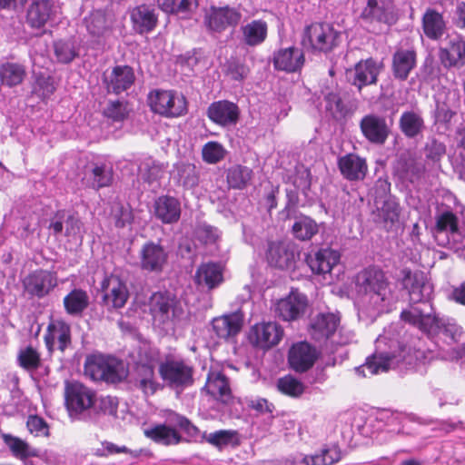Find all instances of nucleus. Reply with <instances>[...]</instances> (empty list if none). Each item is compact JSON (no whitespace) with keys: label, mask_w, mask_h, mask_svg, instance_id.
Masks as SVG:
<instances>
[{"label":"nucleus","mask_w":465,"mask_h":465,"mask_svg":"<svg viewBox=\"0 0 465 465\" xmlns=\"http://www.w3.org/2000/svg\"><path fill=\"white\" fill-rule=\"evenodd\" d=\"M252 171L245 166L235 165L227 172V182L234 189L244 188L252 178Z\"/></svg>","instance_id":"603ef678"},{"label":"nucleus","mask_w":465,"mask_h":465,"mask_svg":"<svg viewBox=\"0 0 465 465\" xmlns=\"http://www.w3.org/2000/svg\"><path fill=\"white\" fill-rule=\"evenodd\" d=\"M45 341L49 351H53L55 346L64 351L71 342L69 324L60 320L51 322L45 334Z\"/></svg>","instance_id":"c85d7f7f"},{"label":"nucleus","mask_w":465,"mask_h":465,"mask_svg":"<svg viewBox=\"0 0 465 465\" xmlns=\"http://www.w3.org/2000/svg\"><path fill=\"white\" fill-rule=\"evenodd\" d=\"M210 444L223 448L232 443H237V432L231 430H221L204 436Z\"/></svg>","instance_id":"13d9d810"},{"label":"nucleus","mask_w":465,"mask_h":465,"mask_svg":"<svg viewBox=\"0 0 465 465\" xmlns=\"http://www.w3.org/2000/svg\"><path fill=\"white\" fill-rule=\"evenodd\" d=\"M153 323L159 327H168L180 316L175 297L167 292H154L148 302Z\"/></svg>","instance_id":"9d476101"},{"label":"nucleus","mask_w":465,"mask_h":465,"mask_svg":"<svg viewBox=\"0 0 465 465\" xmlns=\"http://www.w3.org/2000/svg\"><path fill=\"white\" fill-rule=\"evenodd\" d=\"M398 347V341L388 340L384 335H380L376 340V351L368 358L366 363L356 369V372L366 377L368 374L374 375L381 371H387L394 368L402 360L401 354L393 350Z\"/></svg>","instance_id":"7ed1b4c3"},{"label":"nucleus","mask_w":465,"mask_h":465,"mask_svg":"<svg viewBox=\"0 0 465 465\" xmlns=\"http://www.w3.org/2000/svg\"><path fill=\"white\" fill-rule=\"evenodd\" d=\"M308 307L306 296L297 291L279 300L275 304V313L283 321H296L302 317Z\"/></svg>","instance_id":"4468645a"},{"label":"nucleus","mask_w":465,"mask_h":465,"mask_svg":"<svg viewBox=\"0 0 465 465\" xmlns=\"http://www.w3.org/2000/svg\"><path fill=\"white\" fill-rule=\"evenodd\" d=\"M203 158L208 163H216L224 157L225 150L217 142H209L203 148Z\"/></svg>","instance_id":"680f3d73"},{"label":"nucleus","mask_w":465,"mask_h":465,"mask_svg":"<svg viewBox=\"0 0 465 465\" xmlns=\"http://www.w3.org/2000/svg\"><path fill=\"white\" fill-rule=\"evenodd\" d=\"M381 67V63L371 58L360 61L351 72L353 74L352 84L360 90L365 85L375 84Z\"/></svg>","instance_id":"7c9ffc66"},{"label":"nucleus","mask_w":465,"mask_h":465,"mask_svg":"<svg viewBox=\"0 0 465 465\" xmlns=\"http://www.w3.org/2000/svg\"><path fill=\"white\" fill-rule=\"evenodd\" d=\"M130 16L134 30L139 34L153 31L158 21L154 9L146 5H141L134 8Z\"/></svg>","instance_id":"72a5a7b5"},{"label":"nucleus","mask_w":465,"mask_h":465,"mask_svg":"<svg viewBox=\"0 0 465 465\" xmlns=\"http://www.w3.org/2000/svg\"><path fill=\"white\" fill-rule=\"evenodd\" d=\"M20 365L26 370H35L39 366L40 355L36 350L28 346L21 350L18 355Z\"/></svg>","instance_id":"e2e57ef3"},{"label":"nucleus","mask_w":465,"mask_h":465,"mask_svg":"<svg viewBox=\"0 0 465 465\" xmlns=\"http://www.w3.org/2000/svg\"><path fill=\"white\" fill-rule=\"evenodd\" d=\"M376 217V222L382 223L386 229L391 228L399 221V203L395 199L389 197L381 207H377Z\"/></svg>","instance_id":"a19ab883"},{"label":"nucleus","mask_w":465,"mask_h":465,"mask_svg":"<svg viewBox=\"0 0 465 465\" xmlns=\"http://www.w3.org/2000/svg\"><path fill=\"white\" fill-rule=\"evenodd\" d=\"M305 62L303 52L295 46L281 48L273 54L275 69L287 73L300 71Z\"/></svg>","instance_id":"5701e85b"},{"label":"nucleus","mask_w":465,"mask_h":465,"mask_svg":"<svg viewBox=\"0 0 465 465\" xmlns=\"http://www.w3.org/2000/svg\"><path fill=\"white\" fill-rule=\"evenodd\" d=\"M176 178L185 189H193L199 183V173L195 165L192 163L177 164Z\"/></svg>","instance_id":"8fccbe9b"},{"label":"nucleus","mask_w":465,"mask_h":465,"mask_svg":"<svg viewBox=\"0 0 465 465\" xmlns=\"http://www.w3.org/2000/svg\"><path fill=\"white\" fill-rule=\"evenodd\" d=\"M135 75L132 67L117 65L103 74V84L109 93L119 94L128 90L134 83Z\"/></svg>","instance_id":"a211bd4d"},{"label":"nucleus","mask_w":465,"mask_h":465,"mask_svg":"<svg viewBox=\"0 0 465 465\" xmlns=\"http://www.w3.org/2000/svg\"><path fill=\"white\" fill-rule=\"evenodd\" d=\"M242 19L239 9L231 6H211L204 15V25L213 32H223L227 27L236 26Z\"/></svg>","instance_id":"ddd939ff"},{"label":"nucleus","mask_w":465,"mask_h":465,"mask_svg":"<svg viewBox=\"0 0 465 465\" xmlns=\"http://www.w3.org/2000/svg\"><path fill=\"white\" fill-rule=\"evenodd\" d=\"M340 33L329 24H312L304 30L302 44L304 48L329 52L338 45Z\"/></svg>","instance_id":"423d86ee"},{"label":"nucleus","mask_w":465,"mask_h":465,"mask_svg":"<svg viewBox=\"0 0 465 465\" xmlns=\"http://www.w3.org/2000/svg\"><path fill=\"white\" fill-rule=\"evenodd\" d=\"M54 54L63 64L71 63L78 54L75 44L72 40H59L54 43Z\"/></svg>","instance_id":"5fc2aeb1"},{"label":"nucleus","mask_w":465,"mask_h":465,"mask_svg":"<svg viewBox=\"0 0 465 465\" xmlns=\"http://www.w3.org/2000/svg\"><path fill=\"white\" fill-rule=\"evenodd\" d=\"M88 33L94 37H100L109 29V23L105 13L101 10L92 12L84 18Z\"/></svg>","instance_id":"09e8293b"},{"label":"nucleus","mask_w":465,"mask_h":465,"mask_svg":"<svg viewBox=\"0 0 465 465\" xmlns=\"http://www.w3.org/2000/svg\"><path fill=\"white\" fill-rule=\"evenodd\" d=\"M144 434L149 439L163 445L178 444L182 440V436L178 431L165 424L155 425L144 430Z\"/></svg>","instance_id":"ea45409f"},{"label":"nucleus","mask_w":465,"mask_h":465,"mask_svg":"<svg viewBox=\"0 0 465 465\" xmlns=\"http://www.w3.org/2000/svg\"><path fill=\"white\" fill-rule=\"evenodd\" d=\"M166 420L171 425H175L183 430L188 436L195 438L199 434V430L186 417L174 411H169Z\"/></svg>","instance_id":"052dcab7"},{"label":"nucleus","mask_w":465,"mask_h":465,"mask_svg":"<svg viewBox=\"0 0 465 465\" xmlns=\"http://www.w3.org/2000/svg\"><path fill=\"white\" fill-rule=\"evenodd\" d=\"M363 136L371 143L383 144L390 134L386 119L382 116L370 114L360 122Z\"/></svg>","instance_id":"412c9836"},{"label":"nucleus","mask_w":465,"mask_h":465,"mask_svg":"<svg viewBox=\"0 0 465 465\" xmlns=\"http://www.w3.org/2000/svg\"><path fill=\"white\" fill-rule=\"evenodd\" d=\"M340 253L332 249H321L313 256L306 259L312 272L317 274L330 273L332 268L340 262Z\"/></svg>","instance_id":"2f4dec72"},{"label":"nucleus","mask_w":465,"mask_h":465,"mask_svg":"<svg viewBox=\"0 0 465 465\" xmlns=\"http://www.w3.org/2000/svg\"><path fill=\"white\" fill-rule=\"evenodd\" d=\"M416 65V54L412 50H398L392 58L393 75L400 80H406Z\"/></svg>","instance_id":"c9c22d12"},{"label":"nucleus","mask_w":465,"mask_h":465,"mask_svg":"<svg viewBox=\"0 0 465 465\" xmlns=\"http://www.w3.org/2000/svg\"><path fill=\"white\" fill-rule=\"evenodd\" d=\"M340 460L339 452L334 449L323 450L314 455L299 456L294 465H332Z\"/></svg>","instance_id":"c03bdc74"},{"label":"nucleus","mask_w":465,"mask_h":465,"mask_svg":"<svg viewBox=\"0 0 465 465\" xmlns=\"http://www.w3.org/2000/svg\"><path fill=\"white\" fill-rule=\"evenodd\" d=\"M25 76V68L17 64L6 63L0 65V81L9 87L21 84Z\"/></svg>","instance_id":"49530a36"},{"label":"nucleus","mask_w":465,"mask_h":465,"mask_svg":"<svg viewBox=\"0 0 465 465\" xmlns=\"http://www.w3.org/2000/svg\"><path fill=\"white\" fill-rule=\"evenodd\" d=\"M355 292L359 313L371 319L387 312L394 301L385 273L376 267H368L357 274Z\"/></svg>","instance_id":"f257e3e1"},{"label":"nucleus","mask_w":465,"mask_h":465,"mask_svg":"<svg viewBox=\"0 0 465 465\" xmlns=\"http://www.w3.org/2000/svg\"><path fill=\"white\" fill-rule=\"evenodd\" d=\"M158 6L167 14H188L197 8L196 0H157Z\"/></svg>","instance_id":"3c124183"},{"label":"nucleus","mask_w":465,"mask_h":465,"mask_svg":"<svg viewBox=\"0 0 465 465\" xmlns=\"http://www.w3.org/2000/svg\"><path fill=\"white\" fill-rule=\"evenodd\" d=\"M57 12V7L51 0H36L28 8L26 20L35 28H41L48 21L53 19Z\"/></svg>","instance_id":"cd10ccee"},{"label":"nucleus","mask_w":465,"mask_h":465,"mask_svg":"<svg viewBox=\"0 0 465 465\" xmlns=\"http://www.w3.org/2000/svg\"><path fill=\"white\" fill-rule=\"evenodd\" d=\"M338 167L342 176L349 181L363 180L368 171L365 159L354 153L340 157Z\"/></svg>","instance_id":"c756f323"},{"label":"nucleus","mask_w":465,"mask_h":465,"mask_svg":"<svg viewBox=\"0 0 465 465\" xmlns=\"http://www.w3.org/2000/svg\"><path fill=\"white\" fill-rule=\"evenodd\" d=\"M443 233L448 235V243L450 244V238L453 242L460 237L456 216L446 212L438 216L435 227V237L439 239Z\"/></svg>","instance_id":"79ce46f5"},{"label":"nucleus","mask_w":465,"mask_h":465,"mask_svg":"<svg viewBox=\"0 0 465 465\" xmlns=\"http://www.w3.org/2000/svg\"><path fill=\"white\" fill-rule=\"evenodd\" d=\"M181 212V203L173 196L162 195L154 201V216L164 224L176 223L180 220Z\"/></svg>","instance_id":"393cba45"},{"label":"nucleus","mask_w":465,"mask_h":465,"mask_svg":"<svg viewBox=\"0 0 465 465\" xmlns=\"http://www.w3.org/2000/svg\"><path fill=\"white\" fill-rule=\"evenodd\" d=\"M242 41L248 46L262 44L268 33L267 23L262 19L252 20L241 27Z\"/></svg>","instance_id":"e433bc0d"},{"label":"nucleus","mask_w":465,"mask_h":465,"mask_svg":"<svg viewBox=\"0 0 465 465\" xmlns=\"http://www.w3.org/2000/svg\"><path fill=\"white\" fill-rule=\"evenodd\" d=\"M400 128L407 137L413 138L422 132L424 122L419 113L404 112L400 118Z\"/></svg>","instance_id":"37998d69"},{"label":"nucleus","mask_w":465,"mask_h":465,"mask_svg":"<svg viewBox=\"0 0 465 465\" xmlns=\"http://www.w3.org/2000/svg\"><path fill=\"white\" fill-rule=\"evenodd\" d=\"M26 426L30 433L35 436H48L49 429L43 418L38 416H29Z\"/></svg>","instance_id":"338daca9"},{"label":"nucleus","mask_w":465,"mask_h":465,"mask_svg":"<svg viewBox=\"0 0 465 465\" xmlns=\"http://www.w3.org/2000/svg\"><path fill=\"white\" fill-rule=\"evenodd\" d=\"M159 374L173 389L183 390L193 383V368L181 359H165L159 365Z\"/></svg>","instance_id":"0eeeda50"},{"label":"nucleus","mask_w":465,"mask_h":465,"mask_svg":"<svg viewBox=\"0 0 465 465\" xmlns=\"http://www.w3.org/2000/svg\"><path fill=\"white\" fill-rule=\"evenodd\" d=\"M96 409L104 414L115 416L118 408V400L113 396H101L95 401Z\"/></svg>","instance_id":"69168bd1"},{"label":"nucleus","mask_w":465,"mask_h":465,"mask_svg":"<svg viewBox=\"0 0 465 465\" xmlns=\"http://www.w3.org/2000/svg\"><path fill=\"white\" fill-rule=\"evenodd\" d=\"M242 326L243 315L239 312L215 317L211 322L213 335L224 341H233L241 332Z\"/></svg>","instance_id":"2eb2a0df"},{"label":"nucleus","mask_w":465,"mask_h":465,"mask_svg":"<svg viewBox=\"0 0 465 465\" xmlns=\"http://www.w3.org/2000/svg\"><path fill=\"white\" fill-rule=\"evenodd\" d=\"M64 400L69 415L79 418L95 403V392L79 381L64 382Z\"/></svg>","instance_id":"1a4fd4ad"},{"label":"nucleus","mask_w":465,"mask_h":465,"mask_svg":"<svg viewBox=\"0 0 465 465\" xmlns=\"http://www.w3.org/2000/svg\"><path fill=\"white\" fill-rule=\"evenodd\" d=\"M104 114L114 122H122L129 114L128 104L124 101H110L104 109Z\"/></svg>","instance_id":"4d7b16f0"},{"label":"nucleus","mask_w":465,"mask_h":465,"mask_svg":"<svg viewBox=\"0 0 465 465\" xmlns=\"http://www.w3.org/2000/svg\"><path fill=\"white\" fill-rule=\"evenodd\" d=\"M361 17L370 22L386 25H392L398 19L394 5L386 0H368L361 12Z\"/></svg>","instance_id":"aec40b11"},{"label":"nucleus","mask_w":465,"mask_h":465,"mask_svg":"<svg viewBox=\"0 0 465 465\" xmlns=\"http://www.w3.org/2000/svg\"><path fill=\"white\" fill-rule=\"evenodd\" d=\"M151 110L164 117H179L187 113V101L181 93L173 90H153L148 94Z\"/></svg>","instance_id":"39448f33"},{"label":"nucleus","mask_w":465,"mask_h":465,"mask_svg":"<svg viewBox=\"0 0 465 465\" xmlns=\"http://www.w3.org/2000/svg\"><path fill=\"white\" fill-rule=\"evenodd\" d=\"M162 168L159 164L155 163H143L140 167V173L142 178L149 183L158 180L162 175Z\"/></svg>","instance_id":"774afa93"},{"label":"nucleus","mask_w":465,"mask_h":465,"mask_svg":"<svg viewBox=\"0 0 465 465\" xmlns=\"http://www.w3.org/2000/svg\"><path fill=\"white\" fill-rule=\"evenodd\" d=\"M223 268L217 262L202 263L194 275L197 285L207 287L209 290L219 286L223 281Z\"/></svg>","instance_id":"473e14b6"},{"label":"nucleus","mask_w":465,"mask_h":465,"mask_svg":"<svg viewBox=\"0 0 465 465\" xmlns=\"http://www.w3.org/2000/svg\"><path fill=\"white\" fill-rule=\"evenodd\" d=\"M401 319L420 331L428 333L442 332L450 342H457L462 337L463 331L453 319H442L435 314L426 312L419 306H410L401 313Z\"/></svg>","instance_id":"f03ea898"},{"label":"nucleus","mask_w":465,"mask_h":465,"mask_svg":"<svg viewBox=\"0 0 465 465\" xmlns=\"http://www.w3.org/2000/svg\"><path fill=\"white\" fill-rule=\"evenodd\" d=\"M299 256L294 245L291 242H271L267 251V261L271 266L279 269H290L295 265Z\"/></svg>","instance_id":"6ab92c4d"},{"label":"nucleus","mask_w":465,"mask_h":465,"mask_svg":"<svg viewBox=\"0 0 465 465\" xmlns=\"http://www.w3.org/2000/svg\"><path fill=\"white\" fill-rule=\"evenodd\" d=\"M3 440L11 450L12 454L19 460H25L29 457L38 456V450L32 448L27 442L20 438L10 434H4Z\"/></svg>","instance_id":"a18cd8bd"},{"label":"nucleus","mask_w":465,"mask_h":465,"mask_svg":"<svg viewBox=\"0 0 465 465\" xmlns=\"http://www.w3.org/2000/svg\"><path fill=\"white\" fill-rule=\"evenodd\" d=\"M84 179L91 187L95 189L108 186L113 179L112 170L104 164L94 165L90 172L86 173Z\"/></svg>","instance_id":"de8ad7c7"},{"label":"nucleus","mask_w":465,"mask_h":465,"mask_svg":"<svg viewBox=\"0 0 465 465\" xmlns=\"http://www.w3.org/2000/svg\"><path fill=\"white\" fill-rule=\"evenodd\" d=\"M84 374L93 381L116 383L127 376V370L124 362L115 357L93 354L85 360Z\"/></svg>","instance_id":"20e7f679"},{"label":"nucleus","mask_w":465,"mask_h":465,"mask_svg":"<svg viewBox=\"0 0 465 465\" xmlns=\"http://www.w3.org/2000/svg\"><path fill=\"white\" fill-rule=\"evenodd\" d=\"M63 303L67 314L81 316L89 306L90 297L86 291L75 288L64 297Z\"/></svg>","instance_id":"4c0bfd02"},{"label":"nucleus","mask_w":465,"mask_h":465,"mask_svg":"<svg viewBox=\"0 0 465 465\" xmlns=\"http://www.w3.org/2000/svg\"><path fill=\"white\" fill-rule=\"evenodd\" d=\"M204 390L214 399L227 402L231 399V388L228 379L220 371H210Z\"/></svg>","instance_id":"f704fd0d"},{"label":"nucleus","mask_w":465,"mask_h":465,"mask_svg":"<svg viewBox=\"0 0 465 465\" xmlns=\"http://www.w3.org/2000/svg\"><path fill=\"white\" fill-rule=\"evenodd\" d=\"M207 114L211 121L225 127L234 125L238 122L240 110L234 103L223 100L211 104Z\"/></svg>","instance_id":"b1692460"},{"label":"nucleus","mask_w":465,"mask_h":465,"mask_svg":"<svg viewBox=\"0 0 465 465\" xmlns=\"http://www.w3.org/2000/svg\"><path fill=\"white\" fill-rule=\"evenodd\" d=\"M465 53V45H452L449 49L440 50V59L445 66L456 65Z\"/></svg>","instance_id":"bf43d9fd"},{"label":"nucleus","mask_w":465,"mask_h":465,"mask_svg":"<svg viewBox=\"0 0 465 465\" xmlns=\"http://www.w3.org/2000/svg\"><path fill=\"white\" fill-rule=\"evenodd\" d=\"M167 260V253L163 247L158 243L149 242L140 252V264L142 269L148 272H161Z\"/></svg>","instance_id":"a878e982"},{"label":"nucleus","mask_w":465,"mask_h":465,"mask_svg":"<svg viewBox=\"0 0 465 465\" xmlns=\"http://www.w3.org/2000/svg\"><path fill=\"white\" fill-rule=\"evenodd\" d=\"M23 285L29 295L43 298L57 286V277L54 272L39 270L26 276Z\"/></svg>","instance_id":"dca6fc26"},{"label":"nucleus","mask_w":465,"mask_h":465,"mask_svg":"<svg viewBox=\"0 0 465 465\" xmlns=\"http://www.w3.org/2000/svg\"><path fill=\"white\" fill-rule=\"evenodd\" d=\"M156 353L144 346L138 351L135 367L134 383L146 395H152L160 388L154 376Z\"/></svg>","instance_id":"6e6552de"},{"label":"nucleus","mask_w":465,"mask_h":465,"mask_svg":"<svg viewBox=\"0 0 465 465\" xmlns=\"http://www.w3.org/2000/svg\"><path fill=\"white\" fill-rule=\"evenodd\" d=\"M340 319L333 313H319L312 319L310 334L317 341L330 339L336 331Z\"/></svg>","instance_id":"bb28decb"},{"label":"nucleus","mask_w":465,"mask_h":465,"mask_svg":"<svg viewBox=\"0 0 465 465\" xmlns=\"http://www.w3.org/2000/svg\"><path fill=\"white\" fill-rule=\"evenodd\" d=\"M445 22L441 14L434 9H427L422 17V28L427 37L438 39L445 31Z\"/></svg>","instance_id":"58836bf2"},{"label":"nucleus","mask_w":465,"mask_h":465,"mask_svg":"<svg viewBox=\"0 0 465 465\" xmlns=\"http://www.w3.org/2000/svg\"><path fill=\"white\" fill-rule=\"evenodd\" d=\"M318 358L317 350L306 341L293 344L288 355L290 366L298 372L311 369Z\"/></svg>","instance_id":"4be33fe9"},{"label":"nucleus","mask_w":465,"mask_h":465,"mask_svg":"<svg viewBox=\"0 0 465 465\" xmlns=\"http://www.w3.org/2000/svg\"><path fill=\"white\" fill-rule=\"evenodd\" d=\"M101 288L104 292L103 300L107 306L120 309L125 305L129 298V291L125 282L120 277L114 274L105 277Z\"/></svg>","instance_id":"f3484780"},{"label":"nucleus","mask_w":465,"mask_h":465,"mask_svg":"<svg viewBox=\"0 0 465 465\" xmlns=\"http://www.w3.org/2000/svg\"><path fill=\"white\" fill-rule=\"evenodd\" d=\"M283 337V329L275 322H262L252 326L247 338L255 348L263 351L279 344Z\"/></svg>","instance_id":"9b49d317"},{"label":"nucleus","mask_w":465,"mask_h":465,"mask_svg":"<svg viewBox=\"0 0 465 465\" xmlns=\"http://www.w3.org/2000/svg\"><path fill=\"white\" fill-rule=\"evenodd\" d=\"M401 274V283L403 288L409 292L411 301L422 302L424 306L430 307L425 303V301L430 298L433 292V285L427 274L421 271L411 272L409 269H403Z\"/></svg>","instance_id":"f8f14e48"},{"label":"nucleus","mask_w":465,"mask_h":465,"mask_svg":"<svg viewBox=\"0 0 465 465\" xmlns=\"http://www.w3.org/2000/svg\"><path fill=\"white\" fill-rule=\"evenodd\" d=\"M317 232L316 223L307 216L298 218L292 225L293 234L302 241L311 239Z\"/></svg>","instance_id":"864d4df0"},{"label":"nucleus","mask_w":465,"mask_h":465,"mask_svg":"<svg viewBox=\"0 0 465 465\" xmlns=\"http://www.w3.org/2000/svg\"><path fill=\"white\" fill-rule=\"evenodd\" d=\"M277 388L282 393L291 397H299L304 391L302 382L290 375L280 378L277 381Z\"/></svg>","instance_id":"6e6d98bb"},{"label":"nucleus","mask_w":465,"mask_h":465,"mask_svg":"<svg viewBox=\"0 0 465 465\" xmlns=\"http://www.w3.org/2000/svg\"><path fill=\"white\" fill-rule=\"evenodd\" d=\"M112 215L117 227H124L130 224L134 219L131 208L120 204H116L113 208Z\"/></svg>","instance_id":"0e129e2a"}]
</instances>
